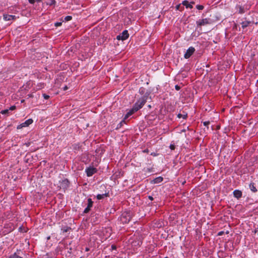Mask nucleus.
<instances>
[{"instance_id":"6","label":"nucleus","mask_w":258,"mask_h":258,"mask_svg":"<svg viewBox=\"0 0 258 258\" xmlns=\"http://www.w3.org/2000/svg\"><path fill=\"white\" fill-rule=\"evenodd\" d=\"M88 204L87 207L84 210L83 213L84 214H87L89 212V211L91 210V208L93 207V202L92 201V199L90 198L88 199Z\"/></svg>"},{"instance_id":"36","label":"nucleus","mask_w":258,"mask_h":258,"mask_svg":"<svg viewBox=\"0 0 258 258\" xmlns=\"http://www.w3.org/2000/svg\"><path fill=\"white\" fill-rule=\"evenodd\" d=\"M148 198H149V199H150L151 201H153V199H153V198L152 196H149L148 197Z\"/></svg>"},{"instance_id":"27","label":"nucleus","mask_w":258,"mask_h":258,"mask_svg":"<svg viewBox=\"0 0 258 258\" xmlns=\"http://www.w3.org/2000/svg\"><path fill=\"white\" fill-rule=\"evenodd\" d=\"M43 96L44 98L46 100L48 99L49 98V96L46 94H43Z\"/></svg>"},{"instance_id":"29","label":"nucleus","mask_w":258,"mask_h":258,"mask_svg":"<svg viewBox=\"0 0 258 258\" xmlns=\"http://www.w3.org/2000/svg\"><path fill=\"white\" fill-rule=\"evenodd\" d=\"M175 147L174 145H172V144H171V145H170V149L171 150H174V149H175Z\"/></svg>"},{"instance_id":"38","label":"nucleus","mask_w":258,"mask_h":258,"mask_svg":"<svg viewBox=\"0 0 258 258\" xmlns=\"http://www.w3.org/2000/svg\"><path fill=\"white\" fill-rule=\"evenodd\" d=\"M67 89H68V87H67V86H64V87H63V90H67Z\"/></svg>"},{"instance_id":"35","label":"nucleus","mask_w":258,"mask_h":258,"mask_svg":"<svg viewBox=\"0 0 258 258\" xmlns=\"http://www.w3.org/2000/svg\"><path fill=\"white\" fill-rule=\"evenodd\" d=\"M175 88L176 90H179L180 89V87L178 85H176L175 86Z\"/></svg>"},{"instance_id":"16","label":"nucleus","mask_w":258,"mask_h":258,"mask_svg":"<svg viewBox=\"0 0 258 258\" xmlns=\"http://www.w3.org/2000/svg\"><path fill=\"white\" fill-rule=\"evenodd\" d=\"M71 229V228L68 226H63L61 228V230L63 233L67 232Z\"/></svg>"},{"instance_id":"13","label":"nucleus","mask_w":258,"mask_h":258,"mask_svg":"<svg viewBox=\"0 0 258 258\" xmlns=\"http://www.w3.org/2000/svg\"><path fill=\"white\" fill-rule=\"evenodd\" d=\"M70 184V182L67 179H65L62 180L61 186L63 188H67L69 187Z\"/></svg>"},{"instance_id":"47","label":"nucleus","mask_w":258,"mask_h":258,"mask_svg":"<svg viewBox=\"0 0 258 258\" xmlns=\"http://www.w3.org/2000/svg\"><path fill=\"white\" fill-rule=\"evenodd\" d=\"M164 258H168V257H164Z\"/></svg>"},{"instance_id":"7","label":"nucleus","mask_w":258,"mask_h":258,"mask_svg":"<svg viewBox=\"0 0 258 258\" xmlns=\"http://www.w3.org/2000/svg\"><path fill=\"white\" fill-rule=\"evenodd\" d=\"M33 121L32 119H28L26 120L25 122H23L21 124L18 126L17 128L20 129L24 127L28 126L30 124L33 123Z\"/></svg>"},{"instance_id":"1","label":"nucleus","mask_w":258,"mask_h":258,"mask_svg":"<svg viewBox=\"0 0 258 258\" xmlns=\"http://www.w3.org/2000/svg\"><path fill=\"white\" fill-rule=\"evenodd\" d=\"M148 95L149 94H146L137 100L133 106V108L134 109V111L137 112L143 107L147 102Z\"/></svg>"},{"instance_id":"15","label":"nucleus","mask_w":258,"mask_h":258,"mask_svg":"<svg viewBox=\"0 0 258 258\" xmlns=\"http://www.w3.org/2000/svg\"><path fill=\"white\" fill-rule=\"evenodd\" d=\"M249 187L252 192H255L257 191V189L254 183H250L249 185Z\"/></svg>"},{"instance_id":"20","label":"nucleus","mask_w":258,"mask_h":258,"mask_svg":"<svg viewBox=\"0 0 258 258\" xmlns=\"http://www.w3.org/2000/svg\"><path fill=\"white\" fill-rule=\"evenodd\" d=\"M187 114H182L181 113H179L177 115V117L178 118H182L183 119H185L187 117Z\"/></svg>"},{"instance_id":"14","label":"nucleus","mask_w":258,"mask_h":258,"mask_svg":"<svg viewBox=\"0 0 258 258\" xmlns=\"http://www.w3.org/2000/svg\"><path fill=\"white\" fill-rule=\"evenodd\" d=\"M109 196L108 193H105L103 194H98L96 198L98 200L103 199L104 198Z\"/></svg>"},{"instance_id":"45","label":"nucleus","mask_w":258,"mask_h":258,"mask_svg":"<svg viewBox=\"0 0 258 258\" xmlns=\"http://www.w3.org/2000/svg\"><path fill=\"white\" fill-rule=\"evenodd\" d=\"M140 242H139L138 244L140 245Z\"/></svg>"},{"instance_id":"25","label":"nucleus","mask_w":258,"mask_h":258,"mask_svg":"<svg viewBox=\"0 0 258 258\" xmlns=\"http://www.w3.org/2000/svg\"><path fill=\"white\" fill-rule=\"evenodd\" d=\"M16 108V106L13 105V106H11L9 109L10 111H13V110H15Z\"/></svg>"},{"instance_id":"37","label":"nucleus","mask_w":258,"mask_h":258,"mask_svg":"<svg viewBox=\"0 0 258 258\" xmlns=\"http://www.w3.org/2000/svg\"><path fill=\"white\" fill-rule=\"evenodd\" d=\"M179 7H180V5L176 6V10H179Z\"/></svg>"},{"instance_id":"2","label":"nucleus","mask_w":258,"mask_h":258,"mask_svg":"<svg viewBox=\"0 0 258 258\" xmlns=\"http://www.w3.org/2000/svg\"><path fill=\"white\" fill-rule=\"evenodd\" d=\"M212 21L210 18H205L202 20H199L196 22L198 26H205L212 23Z\"/></svg>"},{"instance_id":"17","label":"nucleus","mask_w":258,"mask_h":258,"mask_svg":"<svg viewBox=\"0 0 258 258\" xmlns=\"http://www.w3.org/2000/svg\"><path fill=\"white\" fill-rule=\"evenodd\" d=\"M249 22H248V21H244V22H243L242 23H241V27L243 29H244L246 27H247L248 25L249 24Z\"/></svg>"},{"instance_id":"8","label":"nucleus","mask_w":258,"mask_h":258,"mask_svg":"<svg viewBox=\"0 0 258 258\" xmlns=\"http://www.w3.org/2000/svg\"><path fill=\"white\" fill-rule=\"evenodd\" d=\"M120 220L123 223H127L130 221L131 218L127 213H123L120 217Z\"/></svg>"},{"instance_id":"21","label":"nucleus","mask_w":258,"mask_h":258,"mask_svg":"<svg viewBox=\"0 0 258 258\" xmlns=\"http://www.w3.org/2000/svg\"><path fill=\"white\" fill-rule=\"evenodd\" d=\"M125 123V120L123 119L118 125H117V128H119V127H121V126L123 124Z\"/></svg>"},{"instance_id":"23","label":"nucleus","mask_w":258,"mask_h":258,"mask_svg":"<svg viewBox=\"0 0 258 258\" xmlns=\"http://www.w3.org/2000/svg\"><path fill=\"white\" fill-rule=\"evenodd\" d=\"M72 17L71 16H67L66 17H65L64 18V20L66 21H70L71 20H72Z\"/></svg>"},{"instance_id":"33","label":"nucleus","mask_w":258,"mask_h":258,"mask_svg":"<svg viewBox=\"0 0 258 258\" xmlns=\"http://www.w3.org/2000/svg\"><path fill=\"white\" fill-rule=\"evenodd\" d=\"M55 3V1L54 0H52L49 4L50 5H52Z\"/></svg>"},{"instance_id":"5","label":"nucleus","mask_w":258,"mask_h":258,"mask_svg":"<svg viewBox=\"0 0 258 258\" xmlns=\"http://www.w3.org/2000/svg\"><path fill=\"white\" fill-rule=\"evenodd\" d=\"M195 51V49L194 47L192 46L189 47L184 53V57L186 59L189 58L193 54Z\"/></svg>"},{"instance_id":"44","label":"nucleus","mask_w":258,"mask_h":258,"mask_svg":"<svg viewBox=\"0 0 258 258\" xmlns=\"http://www.w3.org/2000/svg\"><path fill=\"white\" fill-rule=\"evenodd\" d=\"M240 13H243V11H242V10H240Z\"/></svg>"},{"instance_id":"4","label":"nucleus","mask_w":258,"mask_h":258,"mask_svg":"<svg viewBox=\"0 0 258 258\" xmlns=\"http://www.w3.org/2000/svg\"><path fill=\"white\" fill-rule=\"evenodd\" d=\"M129 34L127 30H124L121 34L116 37L117 40H125L128 38Z\"/></svg>"},{"instance_id":"48","label":"nucleus","mask_w":258,"mask_h":258,"mask_svg":"<svg viewBox=\"0 0 258 258\" xmlns=\"http://www.w3.org/2000/svg\"><path fill=\"white\" fill-rule=\"evenodd\" d=\"M9 258H10V257Z\"/></svg>"},{"instance_id":"10","label":"nucleus","mask_w":258,"mask_h":258,"mask_svg":"<svg viewBox=\"0 0 258 258\" xmlns=\"http://www.w3.org/2000/svg\"><path fill=\"white\" fill-rule=\"evenodd\" d=\"M163 180V178L161 176L157 177L151 181V183L153 184H158L161 182Z\"/></svg>"},{"instance_id":"32","label":"nucleus","mask_w":258,"mask_h":258,"mask_svg":"<svg viewBox=\"0 0 258 258\" xmlns=\"http://www.w3.org/2000/svg\"><path fill=\"white\" fill-rule=\"evenodd\" d=\"M27 96L28 97V98H32L33 97V95L32 94H28Z\"/></svg>"},{"instance_id":"3","label":"nucleus","mask_w":258,"mask_h":258,"mask_svg":"<svg viewBox=\"0 0 258 258\" xmlns=\"http://www.w3.org/2000/svg\"><path fill=\"white\" fill-rule=\"evenodd\" d=\"M97 172V169L93 166L87 167L85 169V172L88 177L92 176L94 174Z\"/></svg>"},{"instance_id":"46","label":"nucleus","mask_w":258,"mask_h":258,"mask_svg":"<svg viewBox=\"0 0 258 258\" xmlns=\"http://www.w3.org/2000/svg\"><path fill=\"white\" fill-rule=\"evenodd\" d=\"M148 106H149V107H151V105H148Z\"/></svg>"},{"instance_id":"24","label":"nucleus","mask_w":258,"mask_h":258,"mask_svg":"<svg viewBox=\"0 0 258 258\" xmlns=\"http://www.w3.org/2000/svg\"><path fill=\"white\" fill-rule=\"evenodd\" d=\"M204 6L203 5H197L196 8L199 10H202L204 9Z\"/></svg>"},{"instance_id":"19","label":"nucleus","mask_w":258,"mask_h":258,"mask_svg":"<svg viewBox=\"0 0 258 258\" xmlns=\"http://www.w3.org/2000/svg\"><path fill=\"white\" fill-rule=\"evenodd\" d=\"M10 258H23L22 256L19 255L17 252H15L14 254L10 256Z\"/></svg>"},{"instance_id":"9","label":"nucleus","mask_w":258,"mask_h":258,"mask_svg":"<svg viewBox=\"0 0 258 258\" xmlns=\"http://www.w3.org/2000/svg\"><path fill=\"white\" fill-rule=\"evenodd\" d=\"M233 194L234 197L237 199H239L242 197V194L241 190L238 189L234 190L233 192Z\"/></svg>"},{"instance_id":"18","label":"nucleus","mask_w":258,"mask_h":258,"mask_svg":"<svg viewBox=\"0 0 258 258\" xmlns=\"http://www.w3.org/2000/svg\"><path fill=\"white\" fill-rule=\"evenodd\" d=\"M10 110L9 109H6L3 110L1 111V113L2 114H6V115H9L10 113Z\"/></svg>"},{"instance_id":"31","label":"nucleus","mask_w":258,"mask_h":258,"mask_svg":"<svg viewBox=\"0 0 258 258\" xmlns=\"http://www.w3.org/2000/svg\"><path fill=\"white\" fill-rule=\"evenodd\" d=\"M111 248L112 250L116 249V246L113 244L111 245Z\"/></svg>"},{"instance_id":"43","label":"nucleus","mask_w":258,"mask_h":258,"mask_svg":"<svg viewBox=\"0 0 258 258\" xmlns=\"http://www.w3.org/2000/svg\"><path fill=\"white\" fill-rule=\"evenodd\" d=\"M24 101H25V100H22L21 101V103H24Z\"/></svg>"},{"instance_id":"41","label":"nucleus","mask_w":258,"mask_h":258,"mask_svg":"<svg viewBox=\"0 0 258 258\" xmlns=\"http://www.w3.org/2000/svg\"><path fill=\"white\" fill-rule=\"evenodd\" d=\"M89 248H88V247H86V251H89Z\"/></svg>"},{"instance_id":"28","label":"nucleus","mask_w":258,"mask_h":258,"mask_svg":"<svg viewBox=\"0 0 258 258\" xmlns=\"http://www.w3.org/2000/svg\"><path fill=\"white\" fill-rule=\"evenodd\" d=\"M130 116V114H128V112H127V113L125 115L123 119L125 120V119H126Z\"/></svg>"},{"instance_id":"40","label":"nucleus","mask_w":258,"mask_h":258,"mask_svg":"<svg viewBox=\"0 0 258 258\" xmlns=\"http://www.w3.org/2000/svg\"><path fill=\"white\" fill-rule=\"evenodd\" d=\"M223 232H220L218 234L219 235H221L222 234Z\"/></svg>"},{"instance_id":"34","label":"nucleus","mask_w":258,"mask_h":258,"mask_svg":"<svg viewBox=\"0 0 258 258\" xmlns=\"http://www.w3.org/2000/svg\"><path fill=\"white\" fill-rule=\"evenodd\" d=\"M30 4H34L35 2V0H28Z\"/></svg>"},{"instance_id":"11","label":"nucleus","mask_w":258,"mask_h":258,"mask_svg":"<svg viewBox=\"0 0 258 258\" xmlns=\"http://www.w3.org/2000/svg\"><path fill=\"white\" fill-rule=\"evenodd\" d=\"M16 18V16L10 15H4V19L5 21H11Z\"/></svg>"},{"instance_id":"39","label":"nucleus","mask_w":258,"mask_h":258,"mask_svg":"<svg viewBox=\"0 0 258 258\" xmlns=\"http://www.w3.org/2000/svg\"><path fill=\"white\" fill-rule=\"evenodd\" d=\"M190 4H191V5L192 6V5L195 4V2L191 1V2H190Z\"/></svg>"},{"instance_id":"30","label":"nucleus","mask_w":258,"mask_h":258,"mask_svg":"<svg viewBox=\"0 0 258 258\" xmlns=\"http://www.w3.org/2000/svg\"><path fill=\"white\" fill-rule=\"evenodd\" d=\"M210 124V121H205L203 122V124L205 125V126H208L209 124Z\"/></svg>"},{"instance_id":"22","label":"nucleus","mask_w":258,"mask_h":258,"mask_svg":"<svg viewBox=\"0 0 258 258\" xmlns=\"http://www.w3.org/2000/svg\"><path fill=\"white\" fill-rule=\"evenodd\" d=\"M136 111H134V109L132 108L131 109H130L127 112L130 114V116H131L133 114L135 113Z\"/></svg>"},{"instance_id":"42","label":"nucleus","mask_w":258,"mask_h":258,"mask_svg":"<svg viewBox=\"0 0 258 258\" xmlns=\"http://www.w3.org/2000/svg\"><path fill=\"white\" fill-rule=\"evenodd\" d=\"M41 0H35V2H40Z\"/></svg>"},{"instance_id":"26","label":"nucleus","mask_w":258,"mask_h":258,"mask_svg":"<svg viewBox=\"0 0 258 258\" xmlns=\"http://www.w3.org/2000/svg\"><path fill=\"white\" fill-rule=\"evenodd\" d=\"M61 25H62V23H61V22H56V23L54 24V25H55V26H56V27H59V26H60Z\"/></svg>"},{"instance_id":"12","label":"nucleus","mask_w":258,"mask_h":258,"mask_svg":"<svg viewBox=\"0 0 258 258\" xmlns=\"http://www.w3.org/2000/svg\"><path fill=\"white\" fill-rule=\"evenodd\" d=\"M182 5L186 7V9H192V6L187 1L185 0L182 2Z\"/></svg>"}]
</instances>
